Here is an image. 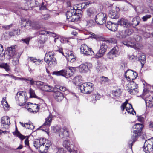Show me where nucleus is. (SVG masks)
Here are the masks:
<instances>
[{
  "label": "nucleus",
  "instance_id": "3",
  "mask_svg": "<svg viewBox=\"0 0 153 153\" xmlns=\"http://www.w3.org/2000/svg\"><path fill=\"white\" fill-rule=\"evenodd\" d=\"M54 54L52 51L47 52L44 58L45 61L49 65H55L57 63L56 58L54 57Z\"/></svg>",
  "mask_w": 153,
  "mask_h": 153
},
{
  "label": "nucleus",
  "instance_id": "22",
  "mask_svg": "<svg viewBox=\"0 0 153 153\" xmlns=\"http://www.w3.org/2000/svg\"><path fill=\"white\" fill-rule=\"evenodd\" d=\"M30 107L27 108V110L33 114L37 113L39 111L40 105L36 104L31 103Z\"/></svg>",
  "mask_w": 153,
  "mask_h": 153
},
{
  "label": "nucleus",
  "instance_id": "40",
  "mask_svg": "<svg viewBox=\"0 0 153 153\" xmlns=\"http://www.w3.org/2000/svg\"><path fill=\"white\" fill-rule=\"evenodd\" d=\"M25 127L28 129L33 130L34 128V126L31 122L29 121L28 123H25Z\"/></svg>",
  "mask_w": 153,
  "mask_h": 153
},
{
  "label": "nucleus",
  "instance_id": "39",
  "mask_svg": "<svg viewBox=\"0 0 153 153\" xmlns=\"http://www.w3.org/2000/svg\"><path fill=\"white\" fill-rule=\"evenodd\" d=\"M39 34L42 35V36H45L44 35L45 34H48L50 35L51 36H52L53 37H55L56 36L55 34L52 33L50 32H48L45 31H41L39 32Z\"/></svg>",
  "mask_w": 153,
  "mask_h": 153
},
{
  "label": "nucleus",
  "instance_id": "35",
  "mask_svg": "<svg viewBox=\"0 0 153 153\" xmlns=\"http://www.w3.org/2000/svg\"><path fill=\"white\" fill-rule=\"evenodd\" d=\"M87 67L85 64H83L81 65L79 67V71L81 73L86 72L88 71Z\"/></svg>",
  "mask_w": 153,
  "mask_h": 153
},
{
  "label": "nucleus",
  "instance_id": "36",
  "mask_svg": "<svg viewBox=\"0 0 153 153\" xmlns=\"http://www.w3.org/2000/svg\"><path fill=\"white\" fill-rule=\"evenodd\" d=\"M139 59L141 62L142 67H143L144 64L145 63L146 59V56L143 53H141L139 58Z\"/></svg>",
  "mask_w": 153,
  "mask_h": 153
},
{
  "label": "nucleus",
  "instance_id": "17",
  "mask_svg": "<svg viewBox=\"0 0 153 153\" xmlns=\"http://www.w3.org/2000/svg\"><path fill=\"white\" fill-rule=\"evenodd\" d=\"M15 49L14 47H10L7 48L6 51V54L7 55L9 59H11L18 55L15 54Z\"/></svg>",
  "mask_w": 153,
  "mask_h": 153
},
{
  "label": "nucleus",
  "instance_id": "64",
  "mask_svg": "<svg viewBox=\"0 0 153 153\" xmlns=\"http://www.w3.org/2000/svg\"><path fill=\"white\" fill-rule=\"evenodd\" d=\"M19 31L18 30H15L14 32V34H13L12 33H10V35L13 36L14 35V34H16L17 35H18L19 34V33H18V32H19Z\"/></svg>",
  "mask_w": 153,
  "mask_h": 153
},
{
  "label": "nucleus",
  "instance_id": "61",
  "mask_svg": "<svg viewBox=\"0 0 153 153\" xmlns=\"http://www.w3.org/2000/svg\"><path fill=\"white\" fill-rule=\"evenodd\" d=\"M65 56L66 57V56H69L73 54V52L71 51H68L67 52L65 53Z\"/></svg>",
  "mask_w": 153,
  "mask_h": 153
},
{
  "label": "nucleus",
  "instance_id": "52",
  "mask_svg": "<svg viewBox=\"0 0 153 153\" xmlns=\"http://www.w3.org/2000/svg\"><path fill=\"white\" fill-rule=\"evenodd\" d=\"M151 17V16L150 15H146L144 16H143L142 18V19L143 21H146L148 19H149Z\"/></svg>",
  "mask_w": 153,
  "mask_h": 153
},
{
  "label": "nucleus",
  "instance_id": "49",
  "mask_svg": "<svg viewBox=\"0 0 153 153\" xmlns=\"http://www.w3.org/2000/svg\"><path fill=\"white\" fill-rule=\"evenodd\" d=\"M113 96L115 98H118L120 96V91H114L112 93Z\"/></svg>",
  "mask_w": 153,
  "mask_h": 153
},
{
  "label": "nucleus",
  "instance_id": "57",
  "mask_svg": "<svg viewBox=\"0 0 153 153\" xmlns=\"http://www.w3.org/2000/svg\"><path fill=\"white\" fill-rule=\"evenodd\" d=\"M117 56L111 53L110 52L108 53V57L110 59H113L116 57Z\"/></svg>",
  "mask_w": 153,
  "mask_h": 153
},
{
  "label": "nucleus",
  "instance_id": "63",
  "mask_svg": "<svg viewBox=\"0 0 153 153\" xmlns=\"http://www.w3.org/2000/svg\"><path fill=\"white\" fill-rule=\"evenodd\" d=\"M49 16L48 15H43L42 17V19L44 20H47Z\"/></svg>",
  "mask_w": 153,
  "mask_h": 153
},
{
  "label": "nucleus",
  "instance_id": "18",
  "mask_svg": "<svg viewBox=\"0 0 153 153\" xmlns=\"http://www.w3.org/2000/svg\"><path fill=\"white\" fill-rule=\"evenodd\" d=\"M97 13L96 10L94 7H91L88 8L86 11V17L87 18L93 17Z\"/></svg>",
  "mask_w": 153,
  "mask_h": 153
},
{
  "label": "nucleus",
  "instance_id": "5",
  "mask_svg": "<svg viewBox=\"0 0 153 153\" xmlns=\"http://www.w3.org/2000/svg\"><path fill=\"white\" fill-rule=\"evenodd\" d=\"M126 87V90L132 95L137 94L138 92V85L134 81H129Z\"/></svg>",
  "mask_w": 153,
  "mask_h": 153
},
{
  "label": "nucleus",
  "instance_id": "54",
  "mask_svg": "<svg viewBox=\"0 0 153 153\" xmlns=\"http://www.w3.org/2000/svg\"><path fill=\"white\" fill-rule=\"evenodd\" d=\"M57 88L59 89L61 91H66L67 88L66 87L63 86H59L57 87Z\"/></svg>",
  "mask_w": 153,
  "mask_h": 153
},
{
  "label": "nucleus",
  "instance_id": "44",
  "mask_svg": "<svg viewBox=\"0 0 153 153\" xmlns=\"http://www.w3.org/2000/svg\"><path fill=\"white\" fill-rule=\"evenodd\" d=\"M52 128L55 133L60 134L61 131V128L60 127L58 126L53 127Z\"/></svg>",
  "mask_w": 153,
  "mask_h": 153
},
{
  "label": "nucleus",
  "instance_id": "29",
  "mask_svg": "<svg viewBox=\"0 0 153 153\" xmlns=\"http://www.w3.org/2000/svg\"><path fill=\"white\" fill-rule=\"evenodd\" d=\"M143 85H144V88L143 89V93L142 94V96L143 97L146 96L147 95H149V87H150V86L149 85H146V83L145 81H143Z\"/></svg>",
  "mask_w": 153,
  "mask_h": 153
},
{
  "label": "nucleus",
  "instance_id": "24",
  "mask_svg": "<svg viewBox=\"0 0 153 153\" xmlns=\"http://www.w3.org/2000/svg\"><path fill=\"white\" fill-rule=\"evenodd\" d=\"M101 96L98 93L95 94L90 95L88 98V100L91 103L95 104L97 100H99Z\"/></svg>",
  "mask_w": 153,
  "mask_h": 153
},
{
  "label": "nucleus",
  "instance_id": "1",
  "mask_svg": "<svg viewBox=\"0 0 153 153\" xmlns=\"http://www.w3.org/2000/svg\"><path fill=\"white\" fill-rule=\"evenodd\" d=\"M81 10L77 9H71L66 13L67 18L70 22H76L79 20L81 16Z\"/></svg>",
  "mask_w": 153,
  "mask_h": 153
},
{
  "label": "nucleus",
  "instance_id": "20",
  "mask_svg": "<svg viewBox=\"0 0 153 153\" xmlns=\"http://www.w3.org/2000/svg\"><path fill=\"white\" fill-rule=\"evenodd\" d=\"M131 32L129 30H122L119 31L117 34L116 36L120 39L124 38H126L127 36L131 35Z\"/></svg>",
  "mask_w": 153,
  "mask_h": 153
},
{
  "label": "nucleus",
  "instance_id": "58",
  "mask_svg": "<svg viewBox=\"0 0 153 153\" xmlns=\"http://www.w3.org/2000/svg\"><path fill=\"white\" fill-rule=\"evenodd\" d=\"M66 151L62 148H59L58 149L57 153H66Z\"/></svg>",
  "mask_w": 153,
  "mask_h": 153
},
{
  "label": "nucleus",
  "instance_id": "51",
  "mask_svg": "<svg viewBox=\"0 0 153 153\" xmlns=\"http://www.w3.org/2000/svg\"><path fill=\"white\" fill-rule=\"evenodd\" d=\"M3 107L5 111H7L9 109L10 106L8 105L7 102H4L2 104Z\"/></svg>",
  "mask_w": 153,
  "mask_h": 153
},
{
  "label": "nucleus",
  "instance_id": "31",
  "mask_svg": "<svg viewBox=\"0 0 153 153\" xmlns=\"http://www.w3.org/2000/svg\"><path fill=\"white\" fill-rule=\"evenodd\" d=\"M129 24L128 20L124 19H121L118 21V25L126 27Z\"/></svg>",
  "mask_w": 153,
  "mask_h": 153
},
{
  "label": "nucleus",
  "instance_id": "33",
  "mask_svg": "<svg viewBox=\"0 0 153 153\" xmlns=\"http://www.w3.org/2000/svg\"><path fill=\"white\" fill-rule=\"evenodd\" d=\"M140 21V18L138 16H136L133 19L131 24L133 26H136L139 24Z\"/></svg>",
  "mask_w": 153,
  "mask_h": 153
},
{
  "label": "nucleus",
  "instance_id": "23",
  "mask_svg": "<svg viewBox=\"0 0 153 153\" xmlns=\"http://www.w3.org/2000/svg\"><path fill=\"white\" fill-rule=\"evenodd\" d=\"M146 106L151 107L153 106V97L150 95L143 97Z\"/></svg>",
  "mask_w": 153,
  "mask_h": 153
},
{
  "label": "nucleus",
  "instance_id": "9",
  "mask_svg": "<svg viewBox=\"0 0 153 153\" xmlns=\"http://www.w3.org/2000/svg\"><path fill=\"white\" fill-rule=\"evenodd\" d=\"M25 93L23 91H19L17 92L15 97L16 101L20 105H24L23 102L25 100Z\"/></svg>",
  "mask_w": 153,
  "mask_h": 153
},
{
  "label": "nucleus",
  "instance_id": "14",
  "mask_svg": "<svg viewBox=\"0 0 153 153\" xmlns=\"http://www.w3.org/2000/svg\"><path fill=\"white\" fill-rule=\"evenodd\" d=\"M52 116L50 115L45 119V121L41 126L42 130L45 132L48 131V127L50 126L52 120Z\"/></svg>",
  "mask_w": 153,
  "mask_h": 153
},
{
  "label": "nucleus",
  "instance_id": "4",
  "mask_svg": "<svg viewBox=\"0 0 153 153\" xmlns=\"http://www.w3.org/2000/svg\"><path fill=\"white\" fill-rule=\"evenodd\" d=\"M79 88L82 93L90 94L94 89V84L91 82L84 83L80 85Z\"/></svg>",
  "mask_w": 153,
  "mask_h": 153
},
{
  "label": "nucleus",
  "instance_id": "50",
  "mask_svg": "<svg viewBox=\"0 0 153 153\" xmlns=\"http://www.w3.org/2000/svg\"><path fill=\"white\" fill-rule=\"evenodd\" d=\"M22 80H25V81H28L30 82V84L31 85H33L34 82L35 81L33 80V79L30 77H29L27 79L23 78L22 79Z\"/></svg>",
  "mask_w": 153,
  "mask_h": 153
},
{
  "label": "nucleus",
  "instance_id": "28",
  "mask_svg": "<svg viewBox=\"0 0 153 153\" xmlns=\"http://www.w3.org/2000/svg\"><path fill=\"white\" fill-rule=\"evenodd\" d=\"M63 146L70 153L73 152L74 153H77V150H73L70 148V144L68 140H65L63 142Z\"/></svg>",
  "mask_w": 153,
  "mask_h": 153
},
{
  "label": "nucleus",
  "instance_id": "7",
  "mask_svg": "<svg viewBox=\"0 0 153 153\" xmlns=\"http://www.w3.org/2000/svg\"><path fill=\"white\" fill-rule=\"evenodd\" d=\"M123 44L128 47L132 48L135 49H139L141 47V45L138 43H136L134 41V39L129 38L127 40L124 41Z\"/></svg>",
  "mask_w": 153,
  "mask_h": 153
},
{
  "label": "nucleus",
  "instance_id": "53",
  "mask_svg": "<svg viewBox=\"0 0 153 153\" xmlns=\"http://www.w3.org/2000/svg\"><path fill=\"white\" fill-rule=\"evenodd\" d=\"M130 39H134V40H135L136 41H137V42H139L141 40V37L140 36H139L136 35L135 36L134 39H131V38H130Z\"/></svg>",
  "mask_w": 153,
  "mask_h": 153
},
{
  "label": "nucleus",
  "instance_id": "26",
  "mask_svg": "<svg viewBox=\"0 0 153 153\" xmlns=\"http://www.w3.org/2000/svg\"><path fill=\"white\" fill-rule=\"evenodd\" d=\"M1 122L2 124V126L5 128H7L8 126L10 124V119L9 117H4L1 118Z\"/></svg>",
  "mask_w": 153,
  "mask_h": 153
},
{
  "label": "nucleus",
  "instance_id": "16",
  "mask_svg": "<svg viewBox=\"0 0 153 153\" xmlns=\"http://www.w3.org/2000/svg\"><path fill=\"white\" fill-rule=\"evenodd\" d=\"M69 71L67 70L63 69L59 71L53 72V74L57 76H62L66 78L70 77L72 76V73H69Z\"/></svg>",
  "mask_w": 153,
  "mask_h": 153
},
{
  "label": "nucleus",
  "instance_id": "43",
  "mask_svg": "<svg viewBox=\"0 0 153 153\" xmlns=\"http://www.w3.org/2000/svg\"><path fill=\"white\" fill-rule=\"evenodd\" d=\"M13 59L12 60V64L14 65H16L19 63V56L18 55L12 58Z\"/></svg>",
  "mask_w": 153,
  "mask_h": 153
},
{
  "label": "nucleus",
  "instance_id": "2",
  "mask_svg": "<svg viewBox=\"0 0 153 153\" xmlns=\"http://www.w3.org/2000/svg\"><path fill=\"white\" fill-rule=\"evenodd\" d=\"M143 125L140 123H137L132 127V138L134 142L141 135Z\"/></svg>",
  "mask_w": 153,
  "mask_h": 153
},
{
  "label": "nucleus",
  "instance_id": "38",
  "mask_svg": "<svg viewBox=\"0 0 153 153\" xmlns=\"http://www.w3.org/2000/svg\"><path fill=\"white\" fill-rule=\"evenodd\" d=\"M52 87L51 86L48 85H45L44 84L41 90L44 91L50 92L52 91Z\"/></svg>",
  "mask_w": 153,
  "mask_h": 153
},
{
  "label": "nucleus",
  "instance_id": "42",
  "mask_svg": "<svg viewBox=\"0 0 153 153\" xmlns=\"http://www.w3.org/2000/svg\"><path fill=\"white\" fill-rule=\"evenodd\" d=\"M29 93L30 95V97L39 98L35 94L34 91L31 88L29 89Z\"/></svg>",
  "mask_w": 153,
  "mask_h": 153
},
{
  "label": "nucleus",
  "instance_id": "47",
  "mask_svg": "<svg viewBox=\"0 0 153 153\" xmlns=\"http://www.w3.org/2000/svg\"><path fill=\"white\" fill-rule=\"evenodd\" d=\"M36 84L38 88L42 90L44 84L42 82L37 81L36 82Z\"/></svg>",
  "mask_w": 153,
  "mask_h": 153
},
{
  "label": "nucleus",
  "instance_id": "11",
  "mask_svg": "<svg viewBox=\"0 0 153 153\" xmlns=\"http://www.w3.org/2000/svg\"><path fill=\"white\" fill-rule=\"evenodd\" d=\"M121 108L123 111L125 108L126 111L128 113L132 114L133 115H134V113L136 114V112L133 108L131 105L128 103L127 102H125L122 105Z\"/></svg>",
  "mask_w": 153,
  "mask_h": 153
},
{
  "label": "nucleus",
  "instance_id": "55",
  "mask_svg": "<svg viewBox=\"0 0 153 153\" xmlns=\"http://www.w3.org/2000/svg\"><path fill=\"white\" fill-rule=\"evenodd\" d=\"M68 69L67 70V71H69V73H72V76L73 74V73L75 71V69L74 68L69 67L68 68Z\"/></svg>",
  "mask_w": 153,
  "mask_h": 153
},
{
  "label": "nucleus",
  "instance_id": "10",
  "mask_svg": "<svg viewBox=\"0 0 153 153\" xmlns=\"http://www.w3.org/2000/svg\"><path fill=\"white\" fill-rule=\"evenodd\" d=\"M107 46L105 41L101 43L100 48L98 51L96 53V57L98 58L102 57L106 51Z\"/></svg>",
  "mask_w": 153,
  "mask_h": 153
},
{
  "label": "nucleus",
  "instance_id": "41",
  "mask_svg": "<svg viewBox=\"0 0 153 153\" xmlns=\"http://www.w3.org/2000/svg\"><path fill=\"white\" fill-rule=\"evenodd\" d=\"M119 51V48L117 46H116L114 47L109 52L117 56L118 55Z\"/></svg>",
  "mask_w": 153,
  "mask_h": 153
},
{
  "label": "nucleus",
  "instance_id": "30",
  "mask_svg": "<svg viewBox=\"0 0 153 153\" xmlns=\"http://www.w3.org/2000/svg\"><path fill=\"white\" fill-rule=\"evenodd\" d=\"M62 130V131H61L59 134V137L61 138L68 137L69 133L66 127L65 126L63 127Z\"/></svg>",
  "mask_w": 153,
  "mask_h": 153
},
{
  "label": "nucleus",
  "instance_id": "59",
  "mask_svg": "<svg viewBox=\"0 0 153 153\" xmlns=\"http://www.w3.org/2000/svg\"><path fill=\"white\" fill-rule=\"evenodd\" d=\"M9 77L12 78L13 79H14L15 80H22V79L20 78L17 77L15 76H14L12 74L10 75Z\"/></svg>",
  "mask_w": 153,
  "mask_h": 153
},
{
  "label": "nucleus",
  "instance_id": "25",
  "mask_svg": "<svg viewBox=\"0 0 153 153\" xmlns=\"http://www.w3.org/2000/svg\"><path fill=\"white\" fill-rule=\"evenodd\" d=\"M106 27L110 30L113 31L117 30L118 25L115 23H113L111 21H108L105 25Z\"/></svg>",
  "mask_w": 153,
  "mask_h": 153
},
{
  "label": "nucleus",
  "instance_id": "45",
  "mask_svg": "<svg viewBox=\"0 0 153 153\" xmlns=\"http://www.w3.org/2000/svg\"><path fill=\"white\" fill-rule=\"evenodd\" d=\"M109 81V79L107 77L102 76L100 77V82L102 84L108 83Z\"/></svg>",
  "mask_w": 153,
  "mask_h": 153
},
{
  "label": "nucleus",
  "instance_id": "8",
  "mask_svg": "<svg viewBox=\"0 0 153 153\" xmlns=\"http://www.w3.org/2000/svg\"><path fill=\"white\" fill-rule=\"evenodd\" d=\"M137 76V73L136 72L131 70H128L125 73V77L129 81H131L135 79Z\"/></svg>",
  "mask_w": 153,
  "mask_h": 153
},
{
  "label": "nucleus",
  "instance_id": "6",
  "mask_svg": "<svg viewBox=\"0 0 153 153\" xmlns=\"http://www.w3.org/2000/svg\"><path fill=\"white\" fill-rule=\"evenodd\" d=\"M106 14L102 12L98 13L94 18L96 23L99 25H103L106 22Z\"/></svg>",
  "mask_w": 153,
  "mask_h": 153
},
{
  "label": "nucleus",
  "instance_id": "48",
  "mask_svg": "<svg viewBox=\"0 0 153 153\" xmlns=\"http://www.w3.org/2000/svg\"><path fill=\"white\" fill-rule=\"evenodd\" d=\"M66 58L68 61L72 62L75 60V57L73 54L72 55L67 56Z\"/></svg>",
  "mask_w": 153,
  "mask_h": 153
},
{
  "label": "nucleus",
  "instance_id": "15",
  "mask_svg": "<svg viewBox=\"0 0 153 153\" xmlns=\"http://www.w3.org/2000/svg\"><path fill=\"white\" fill-rule=\"evenodd\" d=\"M44 144H42L38 149L42 153H46L51 144V142L49 140H45Z\"/></svg>",
  "mask_w": 153,
  "mask_h": 153
},
{
  "label": "nucleus",
  "instance_id": "56",
  "mask_svg": "<svg viewBox=\"0 0 153 153\" xmlns=\"http://www.w3.org/2000/svg\"><path fill=\"white\" fill-rule=\"evenodd\" d=\"M16 134L18 137L22 140L25 139V137L24 136L22 135L19 132H17Z\"/></svg>",
  "mask_w": 153,
  "mask_h": 153
},
{
  "label": "nucleus",
  "instance_id": "37",
  "mask_svg": "<svg viewBox=\"0 0 153 153\" xmlns=\"http://www.w3.org/2000/svg\"><path fill=\"white\" fill-rule=\"evenodd\" d=\"M32 29L38 30L40 28V26L39 23L37 22L31 21Z\"/></svg>",
  "mask_w": 153,
  "mask_h": 153
},
{
  "label": "nucleus",
  "instance_id": "19",
  "mask_svg": "<svg viewBox=\"0 0 153 153\" xmlns=\"http://www.w3.org/2000/svg\"><path fill=\"white\" fill-rule=\"evenodd\" d=\"M53 96L56 100L58 102L61 101L64 98L63 94L58 91L54 89L53 94Z\"/></svg>",
  "mask_w": 153,
  "mask_h": 153
},
{
  "label": "nucleus",
  "instance_id": "12",
  "mask_svg": "<svg viewBox=\"0 0 153 153\" xmlns=\"http://www.w3.org/2000/svg\"><path fill=\"white\" fill-rule=\"evenodd\" d=\"M146 142L147 143L146 146L147 149L144 146L143 147V151L146 153H153V138L148 140Z\"/></svg>",
  "mask_w": 153,
  "mask_h": 153
},
{
  "label": "nucleus",
  "instance_id": "34",
  "mask_svg": "<svg viewBox=\"0 0 153 153\" xmlns=\"http://www.w3.org/2000/svg\"><path fill=\"white\" fill-rule=\"evenodd\" d=\"M0 68L5 69L6 71H10V66L7 63H3L0 64Z\"/></svg>",
  "mask_w": 153,
  "mask_h": 153
},
{
  "label": "nucleus",
  "instance_id": "13",
  "mask_svg": "<svg viewBox=\"0 0 153 153\" xmlns=\"http://www.w3.org/2000/svg\"><path fill=\"white\" fill-rule=\"evenodd\" d=\"M80 49L82 53L87 55H92L94 54L93 51L85 44L81 45Z\"/></svg>",
  "mask_w": 153,
  "mask_h": 153
},
{
  "label": "nucleus",
  "instance_id": "27",
  "mask_svg": "<svg viewBox=\"0 0 153 153\" xmlns=\"http://www.w3.org/2000/svg\"><path fill=\"white\" fill-rule=\"evenodd\" d=\"M45 139L43 138H40L39 139L36 140L34 141V146L37 149H38L42 144H44Z\"/></svg>",
  "mask_w": 153,
  "mask_h": 153
},
{
  "label": "nucleus",
  "instance_id": "21",
  "mask_svg": "<svg viewBox=\"0 0 153 153\" xmlns=\"http://www.w3.org/2000/svg\"><path fill=\"white\" fill-rule=\"evenodd\" d=\"M21 22L20 23L22 27H25L27 29H32V26L31 25V20L21 19Z\"/></svg>",
  "mask_w": 153,
  "mask_h": 153
},
{
  "label": "nucleus",
  "instance_id": "60",
  "mask_svg": "<svg viewBox=\"0 0 153 153\" xmlns=\"http://www.w3.org/2000/svg\"><path fill=\"white\" fill-rule=\"evenodd\" d=\"M85 65L87 68V70L91 68L92 67V64L91 63H85Z\"/></svg>",
  "mask_w": 153,
  "mask_h": 153
},
{
  "label": "nucleus",
  "instance_id": "46",
  "mask_svg": "<svg viewBox=\"0 0 153 153\" xmlns=\"http://www.w3.org/2000/svg\"><path fill=\"white\" fill-rule=\"evenodd\" d=\"M87 24L86 25L89 27H91L95 25V22L93 19H90L86 21Z\"/></svg>",
  "mask_w": 153,
  "mask_h": 153
},
{
  "label": "nucleus",
  "instance_id": "62",
  "mask_svg": "<svg viewBox=\"0 0 153 153\" xmlns=\"http://www.w3.org/2000/svg\"><path fill=\"white\" fill-rule=\"evenodd\" d=\"M41 62L42 60H41L36 59L35 62L34 63H35V64L37 65H39L41 63Z\"/></svg>",
  "mask_w": 153,
  "mask_h": 153
},
{
  "label": "nucleus",
  "instance_id": "32",
  "mask_svg": "<svg viewBox=\"0 0 153 153\" xmlns=\"http://www.w3.org/2000/svg\"><path fill=\"white\" fill-rule=\"evenodd\" d=\"M108 16L109 17L112 19H117L119 18V15L117 12L113 10L109 11Z\"/></svg>",
  "mask_w": 153,
  "mask_h": 153
}]
</instances>
